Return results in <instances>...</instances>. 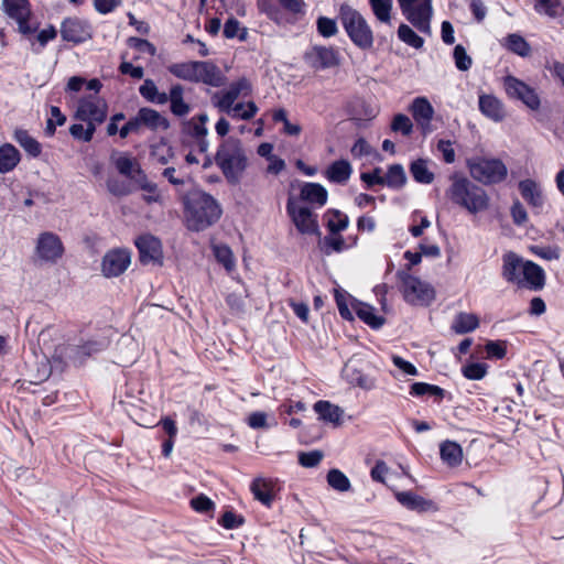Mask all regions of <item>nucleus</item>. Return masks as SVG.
Listing matches in <instances>:
<instances>
[{"instance_id": "31", "label": "nucleus", "mask_w": 564, "mask_h": 564, "mask_svg": "<svg viewBox=\"0 0 564 564\" xmlns=\"http://www.w3.org/2000/svg\"><path fill=\"white\" fill-rule=\"evenodd\" d=\"M440 455L446 465L457 467L463 460V448L458 443L447 440L440 445Z\"/></svg>"}, {"instance_id": "40", "label": "nucleus", "mask_w": 564, "mask_h": 564, "mask_svg": "<svg viewBox=\"0 0 564 564\" xmlns=\"http://www.w3.org/2000/svg\"><path fill=\"white\" fill-rule=\"evenodd\" d=\"M479 326V318L471 313H459L456 315L452 329L456 334H466L475 330Z\"/></svg>"}, {"instance_id": "2", "label": "nucleus", "mask_w": 564, "mask_h": 564, "mask_svg": "<svg viewBox=\"0 0 564 564\" xmlns=\"http://www.w3.org/2000/svg\"><path fill=\"white\" fill-rule=\"evenodd\" d=\"M451 181L446 196L454 205L473 215L488 209L490 198L480 185L457 173L451 176Z\"/></svg>"}, {"instance_id": "1", "label": "nucleus", "mask_w": 564, "mask_h": 564, "mask_svg": "<svg viewBox=\"0 0 564 564\" xmlns=\"http://www.w3.org/2000/svg\"><path fill=\"white\" fill-rule=\"evenodd\" d=\"M177 194L184 206L185 225L188 230L203 231L221 217L223 209L210 194L199 188H193L185 194L177 189Z\"/></svg>"}, {"instance_id": "47", "label": "nucleus", "mask_w": 564, "mask_h": 564, "mask_svg": "<svg viewBox=\"0 0 564 564\" xmlns=\"http://www.w3.org/2000/svg\"><path fill=\"white\" fill-rule=\"evenodd\" d=\"M109 345V341L107 338H98V339H90L84 343L83 345L77 346L76 354L78 356H91L93 354L100 352L105 350Z\"/></svg>"}, {"instance_id": "13", "label": "nucleus", "mask_w": 564, "mask_h": 564, "mask_svg": "<svg viewBox=\"0 0 564 564\" xmlns=\"http://www.w3.org/2000/svg\"><path fill=\"white\" fill-rule=\"evenodd\" d=\"M75 117L78 120H95L101 123L107 117V104L97 96L83 97L78 101Z\"/></svg>"}, {"instance_id": "63", "label": "nucleus", "mask_w": 564, "mask_h": 564, "mask_svg": "<svg viewBox=\"0 0 564 564\" xmlns=\"http://www.w3.org/2000/svg\"><path fill=\"white\" fill-rule=\"evenodd\" d=\"M236 99L226 90L218 98V94H215L213 97L214 106L219 109V111L229 113L231 112V108L235 104Z\"/></svg>"}, {"instance_id": "41", "label": "nucleus", "mask_w": 564, "mask_h": 564, "mask_svg": "<svg viewBox=\"0 0 564 564\" xmlns=\"http://www.w3.org/2000/svg\"><path fill=\"white\" fill-rule=\"evenodd\" d=\"M384 185L392 189H401L406 183V175L401 164H392L383 176Z\"/></svg>"}, {"instance_id": "15", "label": "nucleus", "mask_w": 564, "mask_h": 564, "mask_svg": "<svg viewBox=\"0 0 564 564\" xmlns=\"http://www.w3.org/2000/svg\"><path fill=\"white\" fill-rule=\"evenodd\" d=\"M501 261V278L506 282L516 284L520 289L523 288L521 276L527 260L514 251H507L502 254Z\"/></svg>"}, {"instance_id": "61", "label": "nucleus", "mask_w": 564, "mask_h": 564, "mask_svg": "<svg viewBox=\"0 0 564 564\" xmlns=\"http://www.w3.org/2000/svg\"><path fill=\"white\" fill-rule=\"evenodd\" d=\"M107 188L112 195L117 197L127 196L131 193L130 185L127 182L118 178H109L107 181Z\"/></svg>"}, {"instance_id": "56", "label": "nucleus", "mask_w": 564, "mask_h": 564, "mask_svg": "<svg viewBox=\"0 0 564 564\" xmlns=\"http://www.w3.org/2000/svg\"><path fill=\"white\" fill-rule=\"evenodd\" d=\"M391 130L401 132L403 135H410L413 131V123L408 116L398 113L392 119Z\"/></svg>"}, {"instance_id": "4", "label": "nucleus", "mask_w": 564, "mask_h": 564, "mask_svg": "<svg viewBox=\"0 0 564 564\" xmlns=\"http://www.w3.org/2000/svg\"><path fill=\"white\" fill-rule=\"evenodd\" d=\"M347 36L351 43L361 51H369L373 46V32L364 15L348 3L339 6L338 15Z\"/></svg>"}, {"instance_id": "33", "label": "nucleus", "mask_w": 564, "mask_h": 564, "mask_svg": "<svg viewBox=\"0 0 564 564\" xmlns=\"http://www.w3.org/2000/svg\"><path fill=\"white\" fill-rule=\"evenodd\" d=\"M184 88L181 84H174L170 88V110L176 117H184L191 111V106L184 101Z\"/></svg>"}, {"instance_id": "26", "label": "nucleus", "mask_w": 564, "mask_h": 564, "mask_svg": "<svg viewBox=\"0 0 564 564\" xmlns=\"http://www.w3.org/2000/svg\"><path fill=\"white\" fill-rule=\"evenodd\" d=\"M351 305L358 318L372 329H379L384 324V317L377 315L373 306L357 300H354Z\"/></svg>"}, {"instance_id": "30", "label": "nucleus", "mask_w": 564, "mask_h": 564, "mask_svg": "<svg viewBox=\"0 0 564 564\" xmlns=\"http://www.w3.org/2000/svg\"><path fill=\"white\" fill-rule=\"evenodd\" d=\"M314 411L318 414V419L325 422L340 424L344 410L329 401L319 400L314 404Z\"/></svg>"}, {"instance_id": "44", "label": "nucleus", "mask_w": 564, "mask_h": 564, "mask_svg": "<svg viewBox=\"0 0 564 564\" xmlns=\"http://www.w3.org/2000/svg\"><path fill=\"white\" fill-rule=\"evenodd\" d=\"M258 7L275 23L282 24L285 21L282 8L274 0H258Z\"/></svg>"}, {"instance_id": "52", "label": "nucleus", "mask_w": 564, "mask_h": 564, "mask_svg": "<svg viewBox=\"0 0 564 564\" xmlns=\"http://www.w3.org/2000/svg\"><path fill=\"white\" fill-rule=\"evenodd\" d=\"M348 297H350V295L345 291L337 289L335 290V301L339 315L341 318L350 322L354 319V315L348 307Z\"/></svg>"}, {"instance_id": "53", "label": "nucleus", "mask_w": 564, "mask_h": 564, "mask_svg": "<svg viewBox=\"0 0 564 564\" xmlns=\"http://www.w3.org/2000/svg\"><path fill=\"white\" fill-rule=\"evenodd\" d=\"M488 366L481 362L467 364L462 368L465 378L469 380H481L487 375Z\"/></svg>"}, {"instance_id": "21", "label": "nucleus", "mask_w": 564, "mask_h": 564, "mask_svg": "<svg viewBox=\"0 0 564 564\" xmlns=\"http://www.w3.org/2000/svg\"><path fill=\"white\" fill-rule=\"evenodd\" d=\"M299 199L321 208L327 203L328 192L319 183L304 182L300 186Z\"/></svg>"}, {"instance_id": "54", "label": "nucleus", "mask_w": 564, "mask_h": 564, "mask_svg": "<svg viewBox=\"0 0 564 564\" xmlns=\"http://www.w3.org/2000/svg\"><path fill=\"white\" fill-rule=\"evenodd\" d=\"M316 28L323 37L335 36L338 32L336 20L327 17H319L316 21Z\"/></svg>"}, {"instance_id": "29", "label": "nucleus", "mask_w": 564, "mask_h": 564, "mask_svg": "<svg viewBox=\"0 0 564 564\" xmlns=\"http://www.w3.org/2000/svg\"><path fill=\"white\" fill-rule=\"evenodd\" d=\"M411 112L414 120L422 127L430 124L434 108L425 97H416L411 105Z\"/></svg>"}, {"instance_id": "50", "label": "nucleus", "mask_w": 564, "mask_h": 564, "mask_svg": "<svg viewBox=\"0 0 564 564\" xmlns=\"http://www.w3.org/2000/svg\"><path fill=\"white\" fill-rule=\"evenodd\" d=\"M322 251L329 256L332 252H341L345 249H347L345 239L340 235H329L324 237L322 245H321Z\"/></svg>"}, {"instance_id": "51", "label": "nucleus", "mask_w": 564, "mask_h": 564, "mask_svg": "<svg viewBox=\"0 0 564 564\" xmlns=\"http://www.w3.org/2000/svg\"><path fill=\"white\" fill-rule=\"evenodd\" d=\"M214 253L217 261L221 263L227 271H231L235 268L234 254L228 246H216L214 248Z\"/></svg>"}, {"instance_id": "38", "label": "nucleus", "mask_w": 564, "mask_h": 564, "mask_svg": "<svg viewBox=\"0 0 564 564\" xmlns=\"http://www.w3.org/2000/svg\"><path fill=\"white\" fill-rule=\"evenodd\" d=\"M410 173L415 182L431 184L434 181V173L429 170V160L417 159L411 162Z\"/></svg>"}, {"instance_id": "11", "label": "nucleus", "mask_w": 564, "mask_h": 564, "mask_svg": "<svg viewBox=\"0 0 564 564\" xmlns=\"http://www.w3.org/2000/svg\"><path fill=\"white\" fill-rule=\"evenodd\" d=\"M59 33L63 41L78 45L91 40L94 30L89 21L70 17L62 21Z\"/></svg>"}, {"instance_id": "36", "label": "nucleus", "mask_w": 564, "mask_h": 564, "mask_svg": "<svg viewBox=\"0 0 564 564\" xmlns=\"http://www.w3.org/2000/svg\"><path fill=\"white\" fill-rule=\"evenodd\" d=\"M324 218L326 220V227L332 235H337L340 231H344L349 225L348 216L338 209H328L325 213Z\"/></svg>"}, {"instance_id": "18", "label": "nucleus", "mask_w": 564, "mask_h": 564, "mask_svg": "<svg viewBox=\"0 0 564 564\" xmlns=\"http://www.w3.org/2000/svg\"><path fill=\"white\" fill-rule=\"evenodd\" d=\"M194 83H203L210 87H220L225 84L226 77L220 68L209 61H197Z\"/></svg>"}, {"instance_id": "57", "label": "nucleus", "mask_w": 564, "mask_h": 564, "mask_svg": "<svg viewBox=\"0 0 564 564\" xmlns=\"http://www.w3.org/2000/svg\"><path fill=\"white\" fill-rule=\"evenodd\" d=\"M453 56L455 59V66L462 72H466L471 67V57L467 54L465 47L460 44L454 47Z\"/></svg>"}, {"instance_id": "12", "label": "nucleus", "mask_w": 564, "mask_h": 564, "mask_svg": "<svg viewBox=\"0 0 564 564\" xmlns=\"http://www.w3.org/2000/svg\"><path fill=\"white\" fill-rule=\"evenodd\" d=\"M35 252L41 260L55 263L63 257L64 246L56 234L44 231L37 238Z\"/></svg>"}, {"instance_id": "59", "label": "nucleus", "mask_w": 564, "mask_h": 564, "mask_svg": "<svg viewBox=\"0 0 564 564\" xmlns=\"http://www.w3.org/2000/svg\"><path fill=\"white\" fill-rule=\"evenodd\" d=\"M227 91L237 100L240 95H249L251 93V84L246 77L231 83Z\"/></svg>"}, {"instance_id": "48", "label": "nucleus", "mask_w": 564, "mask_h": 564, "mask_svg": "<svg viewBox=\"0 0 564 564\" xmlns=\"http://www.w3.org/2000/svg\"><path fill=\"white\" fill-rule=\"evenodd\" d=\"M223 33L226 39L237 37L239 41H246L248 36L247 28H242L240 22L235 18H229L225 22Z\"/></svg>"}, {"instance_id": "6", "label": "nucleus", "mask_w": 564, "mask_h": 564, "mask_svg": "<svg viewBox=\"0 0 564 564\" xmlns=\"http://www.w3.org/2000/svg\"><path fill=\"white\" fill-rule=\"evenodd\" d=\"M397 278L401 282V291L405 302L412 305H429L435 297V292L430 284L421 281L419 278L400 270Z\"/></svg>"}, {"instance_id": "43", "label": "nucleus", "mask_w": 564, "mask_h": 564, "mask_svg": "<svg viewBox=\"0 0 564 564\" xmlns=\"http://www.w3.org/2000/svg\"><path fill=\"white\" fill-rule=\"evenodd\" d=\"M327 484L339 492H346L350 490L351 484L349 478L339 469L333 468L327 473Z\"/></svg>"}, {"instance_id": "22", "label": "nucleus", "mask_w": 564, "mask_h": 564, "mask_svg": "<svg viewBox=\"0 0 564 564\" xmlns=\"http://www.w3.org/2000/svg\"><path fill=\"white\" fill-rule=\"evenodd\" d=\"M478 106L480 112L495 122H500L506 117L503 104L496 96L490 94L479 95Z\"/></svg>"}, {"instance_id": "8", "label": "nucleus", "mask_w": 564, "mask_h": 564, "mask_svg": "<svg viewBox=\"0 0 564 564\" xmlns=\"http://www.w3.org/2000/svg\"><path fill=\"white\" fill-rule=\"evenodd\" d=\"M3 12L18 24V32L30 36L37 32L39 23L31 22V6L29 0H2Z\"/></svg>"}, {"instance_id": "5", "label": "nucleus", "mask_w": 564, "mask_h": 564, "mask_svg": "<svg viewBox=\"0 0 564 564\" xmlns=\"http://www.w3.org/2000/svg\"><path fill=\"white\" fill-rule=\"evenodd\" d=\"M466 166L471 178L486 186L501 184L508 177V167L499 158L476 155L467 159Z\"/></svg>"}, {"instance_id": "32", "label": "nucleus", "mask_w": 564, "mask_h": 564, "mask_svg": "<svg viewBox=\"0 0 564 564\" xmlns=\"http://www.w3.org/2000/svg\"><path fill=\"white\" fill-rule=\"evenodd\" d=\"M21 161L19 150L11 143L0 147V173L6 174L13 171Z\"/></svg>"}, {"instance_id": "23", "label": "nucleus", "mask_w": 564, "mask_h": 564, "mask_svg": "<svg viewBox=\"0 0 564 564\" xmlns=\"http://www.w3.org/2000/svg\"><path fill=\"white\" fill-rule=\"evenodd\" d=\"M521 280L523 281V288L540 291L545 285V272L541 265L527 260Z\"/></svg>"}, {"instance_id": "10", "label": "nucleus", "mask_w": 564, "mask_h": 564, "mask_svg": "<svg viewBox=\"0 0 564 564\" xmlns=\"http://www.w3.org/2000/svg\"><path fill=\"white\" fill-rule=\"evenodd\" d=\"M503 87L509 98L523 102L531 110L540 108L541 100L538 93L523 80L512 75H507L503 78Z\"/></svg>"}, {"instance_id": "55", "label": "nucleus", "mask_w": 564, "mask_h": 564, "mask_svg": "<svg viewBox=\"0 0 564 564\" xmlns=\"http://www.w3.org/2000/svg\"><path fill=\"white\" fill-rule=\"evenodd\" d=\"M487 358L503 359L507 355V343L502 340H488L485 345Z\"/></svg>"}, {"instance_id": "62", "label": "nucleus", "mask_w": 564, "mask_h": 564, "mask_svg": "<svg viewBox=\"0 0 564 564\" xmlns=\"http://www.w3.org/2000/svg\"><path fill=\"white\" fill-rule=\"evenodd\" d=\"M512 221L517 226H523L528 221V213L519 199L513 200L510 207Z\"/></svg>"}, {"instance_id": "35", "label": "nucleus", "mask_w": 564, "mask_h": 564, "mask_svg": "<svg viewBox=\"0 0 564 564\" xmlns=\"http://www.w3.org/2000/svg\"><path fill=\"white\" fill-rule=\"evenodd\" d=\"M57 36V30L54 25L50 24L47 28L41 30L37 32V34L34 36H25L31 44V51L34 54H40L43 52V50L46 47L47 43L50 41L55 40Z\"/></svg>"}, {"instance_id": "64", "label": "nucleus", "mask_w": 564, "mask_h": 564, "mask_svg": "<svg viewBox=\"0 0 564 564\" xmlns=\"http://www.w3.org/2000/svg\"><path fill=\"white\" fill-rule=\"evenodd\" d=\"M191 507L200 513H206L214 510L215 503L207 496L200 494L191 500Z\"/></svg>"}, {"instance_id": "24", "label": "nucleus", "mask_w": 564, "mask_h": 564, "mask_svg": "<svg viewBox=\"0 0 564 564\" xmlns=\"http://www.w3.org/2000/svg\"><path fill=\"white\" fill-rule=\"evenodd\" d=\"M135 116L140 126H144L152 131H156L160 128L163 130H167L170 128V121L155 109L142 107Z\"/></svg>"}, {"instance_id": "3", "label": "nucleus", "mask_w": 564, "mask_h": 564, "mask_svg": "<svg viewBox=\"0 0 564 564\" xmlns=\"http://www.w3.org/2000/svg\"><path fill=\"white\" fill-rule=\"evenodd\" d=\"M215 163L227 182L237 185L248 165V159L241 141L229 137L219 144L215 154Z\"/></svg>"}, {"instance_id": "34", "label": "nucleus", "mask_w": 564, "mask_h": 564, "mask_svg": "<svg viewBox=\"0 0 564 564\" xmlns=\"http://www.w3.org/2000/svg\"><path fill=\"white\" fill-rule=\"evenodd\" d=\"M19 145L31 156L39 158L42 153L41 143L28 130L17 129L13 135Z\"/></svg>"}, {"instance_id": "60", "label": "nucleus", "mask_w": 564, "mask_h": 564, "mask_svg": "<svg viewBox=\"0 0 564 564\" xmlns=\"http://www.w3.org/2000/svg\"><path fill=\"white\" fill-rule=\"evenodd\" d=\"M218 523L227 530H232L241 527L245 523V518L236 514L234 511H226L218 520Z\"/></svg>"}, {"instance_id": "19", "label": "nucleus", "mask_w": 564, "mask_h": 564, "mask_svg": "<svg viewBox=\"0 0 564 564\" xmlns=\"http://www.w3.org/2000/svg\"><path fill=\"white\" fill-rule=\"evenodd\" d=\"M395 499L400 505L411 511L434 512L437 510V506L434 501L425 499L411 490L395 492Z\"/></svg>"}, {"instance_id": "20", "label": "nucleus", "mask_w": 564, "mask_h": 564, "mask_svg": "<svg viewBox=\"0 0 564 564\" xmlns=\"http://www.w3.org/2000/svg\"><path fill=\"white\" fill-rule=\"evenodd\" d=\"M518 188L522 198L536 213H540L544 205V195L540 184L532 178H525L519 182Z\"/></svg>"}, {"instance_id": "28", "label": "nucleus", "mask_w": 564, "mask_h": 564, "mask_svg": "<svg viewBox=\"0 0 564 564\" xmlns=\"http://www.w3.org/2000/svg\"><path fill=\"white\" fill-rule=\"evenodd\" d=\"M208 120L209 118L206 112H202L195 117H192L189 120H186L183 123L182 132L195 141L199 138L207 137L208 129L206 123Z\"/></svg>"}, {"instance_id": "45", "label": "nucleus", "mask_w": 564, "mask_h": 564, "mask_svg": "<svg viewBox=\"0 0 564 564\" xmlns=\"http://www.w3.org/2000/svg\"><path fill=\"white\" fill-rule=\"evenodd\" d=\"M375 17L382 23H390L392 0H369Z\"/></svg>"}, {"instance_id": "14", "label": "nucleus", "mask_w": 564, "mask_h": 564, "mask_svg": "<svg viewBox=\"0 0 564 564\" xmlns=\"http://www.w3.org/2000/svg\"><path fill=\"white\" fill-rule=\"evenodd\" d=\"M131 263V253L127 249L109 250L102 258L101 270L105 276L121 275Z\"/></svg>"}, {"instance_id": "27", "label": "nucleus", "mask_w": 564, "mask_h": 564, "mask_svg": "<svg viewBox=\"0 0 564 564\" xmlns=\"http://www.w3.org/2000/svg\"><path fill=\"white\" fill-rule=\"evenodd\" d=\"M352 174L351 164L344 159L334 161L325 171L326 178L335 184H345Z\"/></svg>"}, {"instance_id": "16", "label": "nucleus", "mask_w": 564, "mask_h": 564, "mask_svg": "<svg viewBox=\"0 0 564 564\" xmlns=\"http://www.w3.org/2000/svg\"><path fill=\"white\" fill-rule=\"evenodd\" d=\"M305 63L314 69H326L339 64L338 53L333 47L315 45L304 54Z\"/></svg>"}, {"instance_id": "9", "label": "nucleus", "mask_w": 564, "mask_h": 564, "mask_svg": "<svg viewBox=\"0 0 564 564\" xmlns=\"http://www.w3.org/2000/svg\"><path fill=\"white\" fill-rule=\"evenodd\" d=\"M285 208L299 232L321 236L317 215L310 207L299 206L294 197H289Z\"/></svg>"}, {"instance_id": "42", "label": "nucleus", "mask_w": 564, "mask_h": 564, "mask_svg": "<svg viewBox=\"0 0 564 564\" xmlns=\"http://www.w3.org/2000/svg\"><path fill=\"white\" fill-rule=\"evenodd\" d=\"M197 61L175 63L169 66V72L175 77L194 83Z\"/></svg>"}, {"instance_id": "25", "label": "nucleus", "mask_w": 564, "mask_h": 564, "mask_svg": "<svg viewBox=\"0 0 564 564\" xmlns=\"http://www.w3.org/2000/svg\"><path fill=\"white\" fill-rule=\"evenodd\" d=\"M250 491L256 500L260 501L263 506L270 508L273 500V482L270 479L257 477L250 484Z\"/></svg>"}, {"instance_id": "39", "label": "nucleus", "mask_w": 564, "mask_h": 564, "mask_svg": "<svg viewBox=\"0 0 564 564\" xmlns=\"http://www.w3.org/2000/svg\"><path fill=\"white\" fill-rule=\"evenodd\" d=\"M506 48L513 54H517L521 57H527L531 53V46L528 41L518 33L508 34L505 37Z\"/></svg>"}, {"instance_id": "17", "label": "nucleus", "mask_w": 564, "mask_h": 564, "mask_svg": "<svg viewBox=\"0 0 564 564\" xmlns=\"http://www.w3.org/2000/svg\"><path fill=\"white\" fill-rule=\"evenodd\" d=\"M135 247L139 251V260L142 264H162V243L152 235H142L137 238Z\"/></svg>"}, {"instance_id": "46", "label": "nucleus", "mask_w": 564, "mask_h": 564, "mask_svg": "<svg viewBox=\"0 0 564 564\" xmlns=\"http://www.w3.org/2000/svg\"><path fill=\"white\" fill-rule=\"evenodd\" d=\"M398 37L411 47L422 48L424 39L417 35L408 24H400L398 29Z\"/></svg>"}, {"instance_id": "7", "label": "nucleus", "mask_w": 564, "mask_h": 564, "mask_svg": "<svg viewBox=\"0 0 564 564\" xmlns=\"http://www.w3.org/2000/svg\"><path fill=\"white\" fill-rule=\"evenodd\" d=\"M404 18L420 32L430 33L433 14L432 0H398Z\"/></svg>"}, {"instance_id": "49", "label": "nucleus", "mask_w": 564, "mask_h": 564, "mask_svg": "<svg viewBox=\"0 0 564 564\" xmlns=\"http://www.w3.org/2000/svg\"><path fill=\"white\" fill-rule=\"evenodd\" d=\"M258 107L253 101H249L246 105L238 102L232 106L231 112L228 113L232 119L249 120L256 116Z\"/></svg>"}, {"instance_id": "37", "label": "nucleus", "mask_w": 564, "mask_h": 564, "mask_svg": "<svg viewBox=\"0 0 564 564\" xmlns=\"http://www.w3.org/2000/svg\"><path fill=\"white\" fill-rule=\"evenodd\" d=\"M534 11L539 14L556 19L563 15L564 6L561 0H532Z\"/></svg>"}, {"instance_id": "58", "label": "nucleus", "mask_w": 564, "mask_h": 564, "mask_svg": "<svg viewBox=\"0 0 564 564\" xmlns=\"http://www.w3.org/2000/svg\"><path fill=\"white\" fill-rule=\"evenodd\" d=\"M324 454L322 451L314 449L311 452L299 453V463L306 468L316 467L323 459Z\"/></svg>"}]
</instances>
